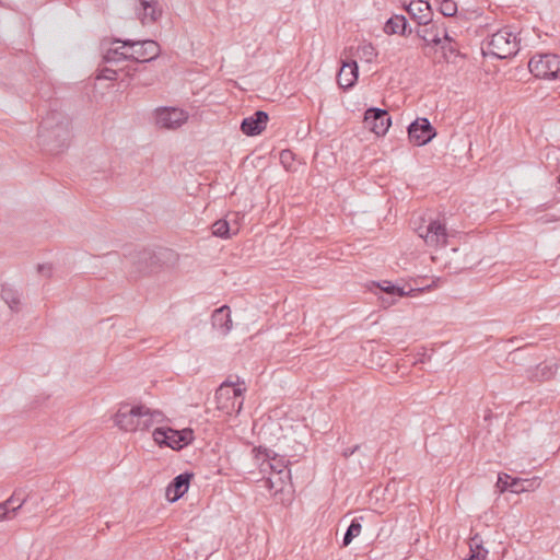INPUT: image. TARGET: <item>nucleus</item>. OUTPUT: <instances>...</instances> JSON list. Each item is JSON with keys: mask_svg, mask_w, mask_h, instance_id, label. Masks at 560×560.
I'll return each instance as SVG.
<instances>
[{"mask_svg": "<svg viewBox=\"0 0 560 560\" xmlns=\"http://www.w3.org/2000/svg\"><path fill=\"white\" fill-rule=\"evenodd\" d=\"M513 478H511L509 475L501 474L498 477L497 487L500 489L501 492H503L505 490H510L511 491V480Z\"/></svg>", "mask_w": 560, "mask_h": 560, "instance_id": "e433bc0d", "label": "nucleus"}, {"mask_svg": "<svg viewBox=\"0 0 560 560\" xmlns=\"http://www.w3.org/2000/svg\"><path fill=\"white\" fill-rule=\"evenodd\" d=\"M128 46L122 45L121 47H118V48L108 49L103 57L104 61L105 62H117V61L127 60V59L131 60L130 54H128L127 51L124 50Z\"/></svg>", "mask_w": 560, "mask_h": 560, "instance_id": "cd10ccee", "label": "nucleus"}, {"mask_svg": "<svg viewBox=\"0 0 560 560\" xmlns=\"http://www.w3.org/2000/svg\"><path fill=\"white\" fill-rule=\"evenodd\" d=\"M364 127L377 136H384L392 125V119L385 109L371 107L366 109L363 119Z\"/></svg>", "mask_w": 560, "mask_h": 560, "instance_id": "9b49d317", "label": "nucleus"}, {"mask_svg": "<svg viewBox=\"0 0 560 560\" xmlns=\"http://www.w3.org/2000/svg\"><path fill=\"white\" fill-rule=\"evenodd\" d=\"M361 529H362V526H361L360 522L357 518L352 520L351 524L349 525V527L343 536L342 545L343 546L350 545V542L353 540V538H355L357 536L360 535Z\"/></svg>", "mask_w": 560, "mask_h": 560, "instance_id": "473e14b6", "label": "nucleus"}, {"mask_svg": "<svg viewBox=\"0 0 560 560\" xmlns=\"http://www.w3.org/2000/svg\"><path fill=\"white\" fill-rule=\"evenodd\" d=\"M245 388L233 382H223L215 392L217 408L226 415H238L243 408Z\"/></svg>", "mask_w": 560, "mask_h": 560, "instance_id": "7ed1b4c3", "label": "nucleus"}, {"mask_svg": "<svg viewBox=\"0 0 560 560\" xmlns=\"http://www.w3.org/2000/svg\"><path fill=\"white\" fill-rule=\"evenodd\" d=\"M428 247L439 249L448 244L450 232L444 220L430 219L425 224L416 229Z\"/></svg>", "mask_w": 560, "mask_h": 560, "instance_id": "20e7f679", "label": "nucleus"}, {"mask_svg": "<svg viewBox=\"0 0 560 560\" xmlns=\"http://www.w3.org/2000/svg\"><path fill=\"white\" fill-rule=\"evenodd\" d=\"M25 503V498H22V501L19 505H12V501H4L0 503V522L5 518H12L15 516L16 512L22 508Z\"/></svg>", "mask_w": 560, "mask_h": 560, "instance_id": "c85d7f7f", "label": "nucleus"}, {"mask_svg": "<svg viewBox=\"0 0 560 560\" xmlns=\"http://www.w3.org/2000/svg\"><path fill=\"white\" fill-rule=\"evenodd\" d=\"M435 136V129L429 119L424 117L417 118L408 127L409 140L418 147L428 144Z\"/></svg>", "mask_w": 560, "mask_h": 560, "instance_id": "1a4fd4ad", "label": "nucleus"}, {"mask_svg": "<svg viewBox=\"0 0 560 560\" xmlns=\"http://www.w3.org/2000/svg\"><path fill=\"white\" fill-rule=\"evenodd\" d=\"M520 42L510 27H503L482 42V54L498 59L511 58L518 52Z\"/></svg>", "mask_w": 560, "mask_h": 560, "instance_id": "f03ea898", "label": "nucleus"}, {"mask_svg": "<svg viewBox=\"0 0 560 560\" xmlns=\"http://www.w3.org/2000/svg\"><path fill=\"white\" fill-rule=\"evenodd\" d=\"M164 253L143 248L129 254L128 259L132 265L131 273L135 277L148 275L154 271L163 261Z\"/></svg>", "mask_w": 560, "mask_h": 560, "instance_id": "39448f33", "label": "nucleus"}, {"mask_svg": "<svg viewBox=\"0 0 560 560\" xmlns=\"http://www.w3.org/2000/svg\"><path fill=\"white\" fill-rule=\"evenodd\" d=\"M540 485L539 478L535 477L533 479H520L513 478L511 480V492L520 493L524 491L534 490Z\"/></svg>", "mask_w": 560, "mask_h": 560, "instance_id": "b1692460", "label": "nucleus"}, {"mask_svg": "<svg viewBox=\"0 0 560 560\" xmlns=\"http://www.w3.org/2000/svg\"><path fill=\"white\" fill-rule=\"evenodd\" d=\"M416 35L423 40L424 46L442 44L441 26L435 22H430L427 26H419L415 30Z\"/></svg>", "mask_w": 560, "mask_h": 560, "instance_id": "dca6fc26", "label": "nucleus"}, {"mask_svg": "<svg viewBox=\"0 0 560 560\" xmlns=\"http://www.w3.org/2000/svg\"><path fill=\"white\" fill-rule=\"evenodd\" d=\"M359 51L366 58L368 61H371L373 57L376 55L375 49L371 44L363 45L359 48Z\"/></svg>", "mask_w": 560, "mask_h": 560, "instance_id": "4c0bfd02", "label": "nucleus"}, {"mask_svg": "<svg viewBox=\"0 0 560 560\" xmlns=\"http://www.w3.org/2000/svg\"><path fill=\"white\" fill-rule=\"evenodd\" d=\"M358 75L359 67L357 61H343L337 75L338 85L343 90H348L354 85Z\"/></svg>", "mask_w": 560, "mask_h": 560, "instance_id": "4468645a", "label": "nucleus"}, {"mask_svg": "<svg viewBox=\"0 0 560 560\" xmlns=\"http://www.w3.org/2000/svg\"><path fill=\"white\" fill-rule=\"evenodd\" d=\"M268 119L269 116L266 112L257 110L242 120L241 130L246 136L260 135L266 129Z\"/></svg>", "mask_w": 560, "mask_h": 560, "instance_id": "ddd939ff", "label": "nucleus"}, {"mask_svg": "<svg viewBox=\"0 0 560 560\" xmlns=\"http://www.w3.org/2000/svg\"><path fill=\"white\" fill-rule=\"evenodd\" d=\"M291 481V470H283L279 474H270L266 480V486L269 490L273 491L275 494L283 492L285 487Z\"/></svg>", "mask_w": 560, "mask_h": 560, "instance_id": "aec40b11", "label": "nucleus"}, {"mask_svg": "<svg viewBox=\"0 0 560 560\" xmlns=\"http://www.w3.org/2000/svg\"><path fill=\"white\" fill-rule=\"evenodd\" d=\"M556 363H540L534 370L529 371L528 377L533 381L542 382L551 378L557 372Z\"/></svg>", "mask_w": 560, "mask_h": 560, "instance_id": "412c9836", "label": "nucleus"}, {"mask_svg": "<svg viewBox=\"0 0 560 560\" xmlns=\"http://www.w3.org/2000/svg\"><path fill=\"white\" fill-rule=\"evenodd\" d=\"M194 478L192 472L177 475V501L188 491L189 482Z\"/></svg>", "mask_w": 560, "mask_h": 560, "instance_id": "2f4dec72", "label": "nucleus"}, {"mask_svg": "<svg viewBox=\"0 0 560 560\" xmlns=\"http://www.w3.org/2000/svg\"><path fill=\"white\" fill-rule=\"evenodd\" d=\"M441 37H442V48L446 49L451 52L455 51V48L451 45L453 42V38L448 35L446 28L442 25L441 26Z\"/></svg>", "mask_w": 560, "mask_h": 560, "instance_id": "f704fd0d", "label": "nucleus"}, {"mask_svg": "<svg viewBox=\"0 0 560 560\" xmlns=\"http://www.w3.org/2000/svg\"><path fill=\"white\" fill-rule=\"evenodd\" d=\"M195 440V432L191 428L177 430V452L191 444Z\"/></svg>", "mask_w": 560, "mask_h": 560, "instance_id": "7c9ffc66", "label": "nucleus"}, {"mask_svg": "<svg viewBox=\"0 0 560 560\" xmlns=\"http://www.w3.org/2000/svg\"><path fill=\"white\" fill-rule=\"evenodd\" d=\"M117 71L116 70H113L110 68H103L100 70L96 79L98 80H108V81H114L117 79Z\"/></svg>", "mask_w": 560, "mask_h": 560, "instance_id": "c9c22d12", "label": "nucleus"}, {"mask_svg": "<svg viewBox=\"0 0 560 560\" xmlns=\"http://www.w3.org/2000/svg\"><path fill=\"white\" fill-rule=\"evenodd\" d=\"M528 69L536 78L556 80L560 78V61L557 55L546 54L530 58Z\"/></svg>", "mask_w": 560, "mask_h": 560, "instance_id": "423d86ee", "label": "nucleus"}, {"mask_svg": "<svg viewBox=\"0 0 560 560\" xmlns=\"http://www.w3.org/2000/svg\"><path fill=\"white\" fill-rule=\"evenodd\" d=\"M470 555L466 560H486L488 550L482 547V540L478 535L470 538Z\"/></svg>", "mask_w": 560, "mask_h": 560, "instance_id": "393cba45", "label": "nucleus"}, {"mask_svg": "<svg viewBox=\"0 0 560 560\" xmlns=\"http://www.w3.org/2000/svg\"><path fill=\"white\" fill-rule=\"evenodd\" d=\"M174 114H175L174 106L158 107L154 110L155 126L160 129H168V130L174 129L175 128V119L173 118Z\"/></svg>", "mask_w": 560, "mask_h": 560, "instance_id": "a211bd4d", "label": "nucleus"}, {"mask_svg": "<svg viewBox=\"0 0 560 560\" xmlns=\"http://www.w3.org/2000/svg\"><path fill=\"white\" fill-rule=\"evenodd\" d=\"M287 154H288V152H285V151H283V152L281 153V159H282V161H283V160H288Z\"/></svg>", "mask_w": 560, "mask_h": 560, "instance_id": "c03bdc74", "label": "nucleus"}, {"mask_svg": "<svg viewBox=\"0 0 560 560\" xmlns=\"http://www.w3.org/2000/svg\"><path fill=\"white\" fill-rule=\"evenodd\" d=\"M253 453L257 460L261 459V471L269 469L270 474H279L283 470H290L288 467V460L283 456L276 454L272 450L259 446L255 447Z\"/></svg>", "mask_w": 560, "mask_h": 560, "instance_id": "0eeeda50", "label": "nucleus"}, {"mask_svg": "<svg viewBox=\"0 0 560 560\" xmlns=\"http://www.w3.org/2000/svg\"><path fill=\"white\" fill-rule=\"evenodd\" d=\"M383 30L387 35L397 34L406 36L407 34L412 33V28L408 27L407 19L401 14H395L392 18H389L386 21Z\"/></svg>", "mask_w": 560, "mask_h": 560, "instance_id": "f3484780", "label": "nucleus"}, {"mask_svg": "<svg viewBox=\"0 0 560 560\" xmlns=\"http://www.w3.org/2000/svg\"><path fill=\"white\" fill-rule=\"evenodd\" d=\"M405 9L419 26H427L432 22L433 12L428 1H411Z\"/></svg>", "mask_w": 560, "mask_h": 560, "instance_id": "f8f14e48", "label": "nucleus"}, {"mask_svg": "<svg viewBox=\"0 0 560 560\" xmlns=\"http://www.w3.org/2000/svg\"><path fill=\"white\" fill-rule=\"evenodd\" d=\"M175 431L168 429L167 431L163 428H156L153 431V439L160 445H165L172 450H175Z\"/></svg>", "mask_w": 560, "mask_h": 560, "instance_id": "5701e85b", "label": "nucleus"}, {"mask_svg": "<svg viewBox=\"0 0 560 560\" xmlns=\"http://www.w3.org/2000/svg\"><path fill=\"white\" fill-rule=\"evenodd\" d=\"M142 13H139L143 24L155 22L162 14L158 0H138Z\"/></svg>", "mask_w": 560, "mask_h": 560, "instance_id": "6ab92c4d", "label": "nucleus"}, {"mask_svg": "<svg viewBox=\"0 0 560 560\" xmlns=\"http://www.w3.org/2000/svg\"><path fill=\"white\" fill-rule=\"evenodd\" d=\"M142 418V429L143 431H145L149 430L154 422H162L164 419V415L159 410H151L145 406V412H143Z\"/></svg>", "mask_w": 560, "mask_h": 560, "instance_id": "bb28decb", "label": "nucleus"}, {"mask_svg": "<svg viewBox=\"0 0 560 560\" xmlns=\"http://www.w3.org/2000/svg\"><path fill=\"white\" fill-rule=\"evenodd\" d=\"M287 154H288V152H285V151H283V152L281 153V159H282V161H283V160H288Z\"/></svg>", "mask_w": 560, "mask_h": 560, "instance_id": "37998d69", "label": "nucleus"}, {"mask_svg": "<svg viewBox=\"0 0 560 560\" xmlns=\"http://www.w3.org/2000/svg\"><path fill=\"white\" fill-rule=\"evenodd\" d=\"M143 412H145V406L143 405L135 406L128 411L119 409L115 415V423L124 431H143L141 423Z\"/></svg>", "mask_w": 560, "mask_h": 560, "instance_id": "6e6552de", "label": "nucleus"}, {"mask_svg": "<svg viewBox=\"0 0 560 560\" xmlns=\"http://www.w3.org/2000/svg\"><path fill=\"white\" fill-rule=\"evenodd\" d=\"M165 497L168 502H175V478L168 482L165 491Z\"/></svg>", "mask_w": 560, "mask_h": 560, "instance_id": "58836bf2", "label": "nucleus"}, {"mask_svg": "<svg viewBox=\"0 0 560 560\" xmlns=\"http://www.w3.org/2000/svg\"><path fill=\"white\" fill-rule=\"evenodd\" d=\"M211 323L214 329L221 335H228L232 329L231 311L228 305H223L213 311L211 315Z\"/></svg>", "mask_w": 560, "mask_h": 560, "instance_id": "2eb2a0df", "label": "nucleus"}, {"mask_svg": "<svg viewBox=\"0 0 560 560\" xmlns=\"http://www.w3.org/2000/svg\"><path fill=\"white\" fill-rule=\"evenodd\" d=\"M237 230L231 233V228L228 221L218 220L212 224V234L221 238H229L232 234H235Z\"/></svg>", "mask_w": 560, "mask_h": 560, "instance_id": "c756f323", "label": "nucleus"}, {"mask_svg": "<svg viewBox=\"0 0 560 560\" xmlns=\"http://www.w3.org/2000/svg\"><path fill=\"white\" fill-rule=\"evenodd\" d=\"M38 138L40 144L51 154L62 152L71 139L69 116L51 109L40 121Z\"/></svg>", "mask_w": 560, "mask_h": 560, "instance_id": "f257e3e1", "label": "nucleus"}, {"mask_svg": "<svg viewBox=\"0 0 560 560\" xmlns=\"http://www.w3.org/2000/svg\"><path fill=\"white\" fill-rule=\"evenodd\" d=\"M188 120V113L177 108V127H180Z\"/></svg>", "mask_w": 560, "mask_h": 560, "instance_id": "a19ab883", "label": "nucleus"}, {"mask_svg": "<svg viewBox=\"0 0 560 560\" xmlns=\"http://www.w3.org/2000/svg\"><path fill=\"white\" fill-rule=\"evenodd\" d=\"M439 9L444 16H454L457 13V4L453 0H441Z\"/></svg>", "mask_w": 560, "mask_h": 560, "instance_id": "72a5a7b5", "label": "nucleus"}, {"mask_svg": "<svg viewBox=\"0 0 560 560\" xmlns=\"http://www.w3.org/2000/svg\"><path fill=\"white\" fill-rule=\"evenodd\" d=\"M384 284L385 285L383 287L380 285V288L386 295H388V299L383 298V303L390 305L395 302L396 296L401 298L407 295L402 288L396 287L390 282H384Z\"/></svg>", "mask_w": 560, "mask_h": 560, "instance_id": "a878e982", "label": "nucleus"}, {"mask_svg": "<svg viewBox=\"0 0 560 560\" xmlns=\"http://www.w3.org/2000/svg\"><path fill=\"white\" fill-rule=\"evenodd\" d=\"M124 46L131 49V60L137 62H148L159 55V45L154 40H124Z\"/></svg>", "mask_w": 560, "mask_h": 560, "instance_id": "9d476101", "label": "nucleus"}, {"mask_svg": "<svg viewBox=\"0 0 560 560\" xmlns=\"http://www.w3.org/2000/svg\"><path fill=\"white\" fill-rule=\"evenodd\" d=\"M22 498H27V495L24 493V491L19 490L14 491L13 494L7 500L12 501V505H19L22 501Z\"/></svg>", "mask_w": 560, "mask_h": 560, "instance_id": "ea45409f", "label": "nucleus"}, {"mask_svg": "<svg viewBox=\"0 0 560 560\" xmlns=\"http://www.w3.org/2000/svg\"><path fill=\"white\" fill-rule=\"evenodd\" d=\"M37 271L45 276H50L51 275V266L48 264H39V265H37Z\"/></svg>", "mask_w": 560, "mask_h": 560, "instance_id": "79ce46f5", "label": "nucleus"}, {"mask_svg": "<svg viewBox=\"0 0 560 560\" xmlns=\"http://www.w3.org/2000/svg\"><path fill=\"white\" fill-rule=\"evenodd\" d=\"M1 298L12 311H19L21 300L18 290L9 284H3L1 287Z\"/></svg>", "mask_w": 560, "mask_h": 560, "instance_id": "4be33fe9", "label": "nucleus"}]
</instances>
